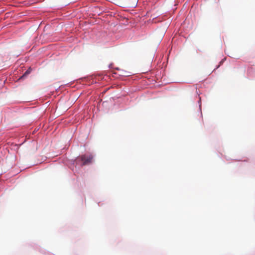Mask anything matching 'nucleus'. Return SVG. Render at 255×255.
Returning <instances> with one entry per match:
<instances>
[{"mask_svg": "<svg viewBox=\"0 0 255 255\" xmlns=\"http://www.w3.org/2000/svg\"><path fill=\"white\" fill-rule=\"evenodd\" d=\"M79 159L83 162L82 165H85L91 163L93 156L92 155H84L81 156Z\"/></svg>", "mask_w": 255, "mask_h": 255, "instance_id": "obj_1", "label": "nucleus"}, {"mask_svg": "<svg viewBox=\"0 0 255 255\" xmlns=\"http://www.w3.org/2000/svg\"><path fill=\"white\" fill-rule=\"evenodd\" d=\"M31 72V70L30 69H29L28 70H27L24 73V74L20 77V79H22L23 78H24V77L26 76L27 75H28Z\"/></svg>", "mask_w": 255, "mask_h": 255, "instance_id": "obj_3", "label": "nucleus"}, {"mask_svg": "<svg viewBox=\"0 0 255 255\" xmlns=\"http://www.w3.org/2000/svg\"><path fill=\"white\" fill-rule=\"evenodd\" d=\"M224 60L223 59L222 61H221V62H220V65L217 67V68L220 66V65H221L223 63Z\"/></svg>", "mask_w": 255, "mask_h": 255, "instance_id": "obj_4", "label": "nucleus"}, {"mask_svg": "<svg viewBox=\"0 0 255 255\" xmlns=\"http://www.w3.org/2000/svg\"><path fill=\"white\" fill-rule=\"evenodd\" d=\"M138 0H128V4L130 7H134L137 5Z\"/></svg>", "mask_w": 255, "mask_h": 255, "instance_id": "obj_2", "label": "nucleus"}]
</instances>
